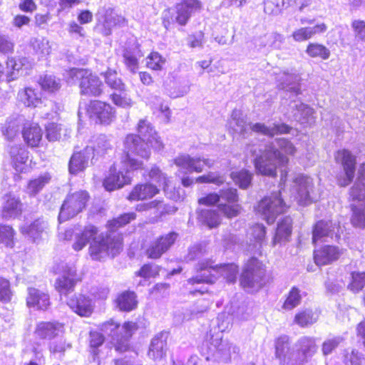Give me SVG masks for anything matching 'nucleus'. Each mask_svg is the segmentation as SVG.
Wrapping results in <instances>:
<instances>
[{"label": "nucleus", "instance_id": "nucleus-1", "mask_svg": "<svg viewBox=\"0 0 365 365\" xmlns=\"http://www.w3.org/2000/svg\"><path fill=\"white\" fill-rule=\"evenodd\" d=\"M136 218L134 212L125 213L108 222L106 232L99 233L98 229L88 225L82 230L68 229L59 233L61 240L73 241L72 248L82 250L90 242L89 255L92 259L101 261L111 256L115 257L122 250V237L115 230Z\"/></svg>", "mask_w": 365, "mask_h": 365}, {"label": "nucleus", "instance_id": "nucleus-2", "mask_svg": "<svg viewBox=\"0 0 365 365\" xmlns=\"http://www.w3.org/2000/svg\"><path fill=\"white\" fill-rule=\"evenodd\" d=\"M138 135L129 134L124 140L125 150L128 151V159L133 168H143V162L136 158L148 160L150 155V146L155 149L163 148V143L153 126L147 119H140L137 125Z\"/></svg>", "mask_w": 365, "mask_h": 365}, {"label": "nucleus", "instance_id": "nucleus-3", "mask_svg": "<svg viewBox=\"0 0 365 365\" xmlns=\"http://www.w3.org/2000/svg\"><path fill=\"white\" fill-rule=\"evenodd\" d=\"M288 155H294L297 148L292 142L286 138H276L272 143L259 149V156L256 154V149H250V152L256 155L254 160L256 170L263 175L274 176L277 165L284 166L288 163V158L280 151Z\"/></svg>", "mask_w": 365, "mask_h": 365}, {"label": "nucleus", "instance_id": "nucleus-4", "mask_svg": "<svg viewBox=\"0 0 365 365\" xmlns=\"http://www.w3.org/2000/svg\"><path fill=\"white\" fill-rule=\"evenodd\" d=\"M275 357L279 365H305L318 350L317 339L302 336L294 347H291L289 336H281L275 340Z\"/></svg>", "mask_w": 365, "mask_h": 365}, {"label": "nucleus", "instance_id": "nucleus-5", "mask_svg": "<svg viewBox=\"0 0 365 365\" xmlns=\"http://www.w3.org/2000/svg\"><path fill=\"white\" fill-rule=\"evenodd\" d=\"M199 274L187 280V284L194 285L202 282L213 283L217 274L222 275L230 282H234L237 278L238 267L235 264H227L220 266L213 265L210 260L202 261L196 267Z\"/></svg>", "mask_w": 365, "mask_h": 365}, {"label": "nucleus", "instance_id": "nucleus-6", "mask_svg": "<svg viewBox=\"0 0 365 365\" xmlns=\"http://www.w3.org/2000/svg\"><path fill=\"white\" fill-rule=\"evenodd\" d=\"M230 126L232 127L235 132L240 133L244 137L252 132L273 137L275 135L288 133L291 130V127L284 123H272L269 125L260 123L255 124L247 123L245 119L241 117L240 112L237 110L232 112Z\"/></svg>", "mask_w": 365, "mask_h": 365}, {"label": "nucleus", "instance_id": "nucleus-7", "mask_svg": "<svg viewBox=\"0 0 365 365\" xmlns=\"http://www.w3.org/2000/svg\"><path fill=\"white\" fill-rule=\"evenodd\" d=\"M220 194L210 193L198 200L200 205H212L219 202L217 210L225 217L232 218L239 215L240 206L236 202L238 201L237 190L227 188L221 190Z\"/></svg>", "mask_w": 365, "mask_h": 365}, {"label": "nucleus", "instance_id": "nucleus-8", "mask_svg": "<svg viewBox=\"0 0 365 365\" xmlns=\"http://www.w3.org/2000/svg\"><path fill=\"white\" fill-rule=\"evenodd\" d=\"M66 78L69 84L80 81L81 93L83 95L99 96L103 93L102 81L88 70L72 68L67 71Z\"/></svg>", "mask_w": 365, "mask_h": 365}, {"label": "nucleus", "instance_id": "nucleus-9", "mask_svg": "<svg viewBox=\"0 0 365 365\" xmlns=\"http://www.w3.org/2000/svg\"><path fill=\"white\" fill-rule=\"evenodd\" d=\"M201 9V3L197 0H182L174 9L163 12V23L166 29L175 23L185 26L192 14Z\"/></svg>", "mask_w": 365, "mask_h": 365}, {"label": "nucleus", "instance_id": "nucleus-10", "mask_svg": "<svg viewBox=\"0 0 365 365\" xmlns=\"http://www.w3.org/2000/svg\"><path fill=\"white\" fill-rule=\"evenodd\" d=\"M118 163H115L110 169L109 175L104 180L103 186L108 191H113L121 188L124 185L130 184L132 179V171L139 168H133L130 166V159H128V151Z\"/></svg>", "mask_w": 365, "mask_h": 365}, {"label": "nucleus", "instance_id": "nucleus-11", "mask_svg": "<svg viewBox=\"0 0 365 365\" xmlns=\"http://www.w3.org/2000/svg\"><path fill=\"white\" fill-rule=\"evenodd\" d=\"M136 329L135 323L125 322L123 326H120L113 320L103 323L101 327L102 331L112 336L113 340L115 341V349L120 352L127 350L128 339Z\"/></svg>", "mask_w": 365, "mask_h": 365}, {"label": "nucleus", "instance_id": "nucleus-12", "mask_svg": "<svg viewBox=\"0 0 365 365\" xmlns=\"http://www.w3.org/2000/svg\"><path fill=\"white\" fill-rule=\"evenodd\" d=\"M88 197V192L84 190L68 194L61 205L58 220L61 222L66 221L82 212L86 207Z\"/></svg>", "mask_w": 365, "mask_h": 365}, {"label": "nucleus", "instance_id": "nucleus-13", "mask_svg": "<svg viewBox=\"0 0 365 365\" xmlns=\"http://www.w3.org/2000/svg\"><path fill=\"white\" fill-rule=\"evenodd\" d=\"M55 272L59 274L56 280V289L61 297H66L73 291L77 281L76 266L62 262L56 266Z\"/></svg>", "mask_w": 365, "mask_h": 365}, {"label": "nucleus", "instance_id": "nucleus-14", "mask_svg": "<svg viewBox=\"0 0 365 365\" xmlns=\"http://www.w3.org/2000/svg\"><path fill=\"white\" fill-rule=\"evenodd\" d=\"M287 209L286 203L281 198V192H274L264 197L257 207V212L267 223H273L277 217Z\"/></svg>", "mask_w": 365, "mask_h": 365}, {"label": "nucleus", "instance_id": "nucleus-15", "mask_svg": "<svg viewBox=\"0 0 365 365\" xmlns=\"http://www.w3.org/2000/svg\"><path fill=\"white\" fill-rule=\"evenodd\" d=\"M264 272L263 264L256 258H251L241 275V285L245 289H259L264 284Z\"/></svg>", "mask_w": 365, "mask_h": 365}, {"label": "nucleus", "instance_id": "nucleus-16", "mask_svg": "<svg viewBox=\"0 0 365 365\" xmlns=\"http://www.w3.org/2000/svg\"><path fill=\"white\" fill-rule=\"evenodd\" d=\"M85 110L89 119L96 123L108 125L115 118V108L101 101H91Z\"/></svg>", "mask_w": 365, "mask_h": 365}, {"label": "nucleus", "instance_id": "nucleus-17", "mask_svg": "<svg viewBox=\"0 0 365 365\" xmlns=\"http://www.w3.org/2000/svg\"><path fill=\"white\" fill-rule=\"evenodd\" d=\"M291 197L299 205H306L310 203L314 197L312 196V179L302 175H298L293 182Z\"/></svg>", "mask_w": 365, "mask_h": 365}, {"label": "nucleus", "instance_id": "nucleus-18", "mask_svg": "<svg viewBox=\"0 0 365 365\" xmlns=\"http://www.w3.org/2000/svg\"><path fill=\"white\" fill-rule=\"evenodd\" d=\"M174 163L180 168V170L186 174L192 172L201 173L205 166L208 168L213 166L214 161L207 158L191 157L187 154H182L175 158Z\"/></svg>", "mask_w": 365, "mask_h": 365}, {"label": "nucleus", "instance_id": "nucleus-19", "mask_svg": "<svg viewBox=\"0 0 365 365\" xmlns=\"http://www.w3.org/2000/svg\"><path fill=\"white\" fill-rule=\"evenodd\" d=\"M337 163L342 165L344 174L338 178V183L341 187L348 185L353 180L355 173L356 157L348 150H338L335 154Z\"/></svg>", "mask_w": 365, "mask_h": 365}, {"label": "nucleus", "instance_id": "nucleus-20", "mask_svg": "<svg viewBox=\"0 0 365 365\" xmlns=\"http://www.w3.org/2000/svg\"><path fill=\"white\" fill-rule=\"evenodd\" d=\"M341 232H342V227L339 225L338 220H322L318 221L314 227L312 242L315 244L325 237L338 240Z\"/></svg>", "mask_w": 365, "mask_h": 365}, {"label": "nucleus", "instance_id": "nucleus-21", "mask_svg": "<svg viewBox=\"0 0 365 365\" xmlns=\"http://www.w3.org/2000/svg\"><path fill=\"white\" fill-rule=\"evenodd\" d=\"M65 331L64 324L57 321L39 322L36 324L34 335L40 339L52 340L61 336Z\"/></svg>", "mask_w": 365, "mask_h": 365}, {"label": "nucleus", "instance_id": "nucleus-22", "mask_svg": "<svg viewBox=\"0 0 365 365\" xmlns=\"http://www.w3.org/2000/svg\"><path fill=\"white\" fill-rule=\"evenodd\" d=\"M177 237L175 232H170L153 240L146 249L147 256L151 259L160 257L174 244Z\"/></svg>", "mask_w": 365, "mask_h": 365}, {"label": "nucleus", "instance_id": "nucleus-23", "mask_svg": "<svg viewBox=\"0 0 365 365\" xmlns=\"http://www.w3.org/2000/svg\"><path fill=\"white\" fill-rule=\"evenodd\" d=\"M1 216L5 220L15 219L22 212V203L19 197L9 193L2 197Z\"/></svg>", "mask_w": 365, "mask_h": 365}, {"label": "nucleus", "instance_id": "nucleus-24", "mask_svg": "<svg viewBox=\"0 0 365 365\" xmlns=\"http://www.w3.org/2000/svg\"><path fill=\"white\" fill-rule=\"evenodd\" d=\"M289 110H290L294 119L301 124L312 125L314 123V110L300 101H291L289 104Z\"/></svg>", "mask_w": 365, "mask_h": 365}, {"label": "nucleus", "instance_id": "nucleus-25", "mask_svg": "<svg viewBox=\"0 0 365 365\" xmlns=\"http://www.w3.org/2000/svg\"><path fill=\"white\" fill-rule=\"evenodd\" d=\"M48 222L43 219H37L33 222L26 223L21 227L23 235L36 242L47 235Z\"/></svg>", "mask_w": 365, "mask_h": 365}, {"label": "nucleus", "instance_id": "nucleus-26", "mask_svg": "<svg viewBox=\"0 0 365 365\" xmlns=\"http://www.w3.org/2000/svg\"><path fill=\"white\" fill-rule=\"evenodd\" d=\"M341 255L342 250L338 247L324 245L314 250V259L316 264L322 266L337 260Z\"/></svg>", "mask_w": 365, "mask_h": 365}, {"label": "nucleus", "instance_id": "nucleus-27", "mask_svg": "<svg viewBox=\"0 0 365 365\" xmlns=\"http://www.w3.org/2000/svg\"><path fill=\"white\" fill-rule=\"evenodd\" d=\"M26 305L30 309L46 310L50 305L49 296L39 289L29 287Z\"/></svg>", "mask_w": 365, "mask_h": 365}, {"label": "nucleus", "instance_id": "nucleus-28", "mask_svg": "<svg viewBox=\"0 0 365 365\" xmlns=\"http://www.w3.org/2000/svg\"><path fill=\"white\" fill-rule=\"evenodd\" d=\"M93 158L92 148L86 147L83 150L73 154L69 161V171L71 174H77L83 171L88 165L90 159Z\"/></svg>", "mask_w": 365, "mask_h": 365}, {"label": "nucleus", "instance_id": "nucleus-29", "mask_svg": "<svg viewBox=\"0 0 365 365\" xmlns=\"http://www.w3.org/2000/svg\"><path fill=\"white\" fill-rule=\"evenodd\" d=\"M7 68L9 70L7 74L8 81H13L16 80L20 76L23 75L31 66V63L28 58H19L15 59L14 58H9L6 62Z\"/></svg>", "mask_w": 365, "mask_h": 365}, {"label": "nucleus", "instance_id": "nucleus-30", "mask_svg": "<svg viewBox=\"0 0 365 365\" xmlns=\"http://www.w3.org/2000/svg\"><path fill=\"white\" fill-rule=\"evenodd\" d=\"M67 304L76 314L81 317L90 316L93 310V303L91 299L83 294L67 300Z\"/></svg>", "mask_w": 365, "mask_h": 365}, {"label": "nucleus", "instance_id": "nucleus-31", "mask_svg": "<svg viewBox=\"0 0 365 365\" xmlns=\"http://www.w3.org/2000/svg\"><path fill=\"white\" fill-rule=\"evenodd\" d=\"M275 73V79L279 88L285 89L295 95L299 93V77L297 74L282 71Z\"/></svg>", "mask_w": 365, "mask_h": 365}, {"label": "nucleus", "instance_id": "nucleus-32", "mask_svg": "<svg viewBox=\"0 0 365 365\" xmlns=\"http://www.w3.org/2000/svg\"><path fill=\"white\" fill-rule=\"evenodd\" d=\"M160 189L150 182L136 185L131 190L128 199L129 200H145L159 193Z\"/></svg>", "mask_w": 365, "mask_h": 365}, {"label": "nucleus", "instance_id": "nucleus-33", "mask_svg": "<svg viewBox=\"0 0 365 365\" xmlns=\"http://www.w3.org/2000/svg\"><path fill=\"white\" fill-rule=\"evenodd\" d=\"M9 154L13 167L16 171L19 173L26 172L29 160L28 151L26 148L21 145H14L11 147Z\"/></svg>", "mask_w": 365, "mask_h": 365}, {"label": "nucleus", "instance_id": "nucleus-34", "mask_svg": "<svg viewBox=\"0 0 365 365\" xmlns=\"http://www.w3.org/2000/svg\"><path fill=\"white\" fill-rule=\"evenodd\" d=\"M24 122L23 116L9 117L1 126V133L8 141H13L19 134V130Z\"/></svg>", "mask_w": 365, "mask_h": 365}, {"label": "nucleus", "instance_id": "nucleus-35", "mask_svg": "<svg viewBox=\"0 0 365 365\" xmlns=\"http://www.w3.org/2000/svg\"><path fill=\"white\" fill-rule=\"evenodd\" d=\"M167 337V333L161 332L152 339L148 353L150 359L157 361L163 358L165 355Z\"/></svg>", "mask_w": 365, "mask_h": 365}, {"label": "nucleus", "instance_id": "nucleus-36", "mask_svg": "<svg viewBox=\"0 0 365 365\" xmlns=\"http://www.w3.org/2000/svg\"><path fill=\"white\" fill-rule=\"evenodd\" d=\"M19 101L26 107H38L42 103L41 93L38 89L26 87L18 93Z\"/></svg>", "mask_w": 365, "mask_h": 365}, {"label": "nucleus", "instance_id": "nucleus-37", "mask_svg": "<svg viewBox=\"0 0 365 365\" xmlns=\"http://www.w3.org/2000/svg\"><path fill=\"white\" fill-rule=\"evenodd\" d=\"M22 135L28 145L36 147L42 139L43 132L37 123H32L24 125Z\"/></svg>", "mask_w": 365, "mask_h": 365}, {"label": "nucleus", "instance_id": "nucleus-38", "mask_svg": "<svg viewBox=\"0 0 365 365\" xmlns=\"http://www.w3.org/2000/svg\"><path fill=\"white\" fill-rule=\"evenodd\" d=\"M326 30L327 26L322 23L314 26L297 29L293 31L292 36L295 41L302 42L310 39L315 34L324 33Z\"/></svg>", "mask_w": 365, "mask_h": 365}, {"label": "nucleus", "instance_id": "nucleus-39", "mask_svg": "<svg viewBox=\"0 0 365 365\" xmlns=\"http://www.w3.org/2000/svg\"><path fill=\"white\" fill-rule=\"evenodd\" d=\"M125 21V19L115 13V10L112 8L106 9L104 20L102 23L101 32L104 36L110 35L113 29L117 26L120 25Z\"/></svg>", "mask_w": 365, "mask_h": 365}, {"label": "nucleus", "instance_id": "nucleus-40", "mask_svg": "<svg viewBox=\"0 0 365 365\" xmlns=\"http://www.w3.org/2000/svg\"><path fill=\"white\" fill-rule=\"evenodd\" d=\"M359 176L353 187L350 190V197L352 200H365V163L360 165Z\"/></svg>", "mask_w": 365, "mask_h": 365}, {"label": "nucleus", "instance_id": "nucleus-41", "mask_svg": "<svg viewBox=\"0 0 365 365\" xmlns=\"http://www.w3.org/2000/svg\"><path fill=\"white\" fill-rule=\"evenodd\" d=\"M292 220L289 217H285L280 221L276 230L273 244H281L289 241L292 234Z\"/></svg>", "mask_w": 365, "mask_h": 365}, {"label": "nucleus", "instance_id": "nucleus-42", "mask_svg": "<svg viewBox=\"0 0 365 365\" xmlns=\"http://www.w3.org/2000/svg\"><path fill=\"white\" fill-rule=\"evenodd\" d=\"M51 180V175L48 173H41L31 179L26 186V193L30 196H36L50 182Z\"/></svg>", "mask_w": 365, "mask_h": 365}, {"label": "nucleus", "instance_id": "nucleus-43", "mask_svg": "<svg viewBox=\"0 0 365 365\" xmlns=\"http://www.w3.org/2000/svg\"><path fill=\"white\" fill-rule=\"evenodd\" d=\"M136 210L139 212L155 210L156 217H160L165 213L175 212L176 209L174 207L168 206L164 204L162 200H155L148 203L139 204L136 206Z\"/></svg>", "mask_w": 365, "mask_h": 365}, {"label": "nucleus", "instance_id": "nucleus-44", "mask_svg": "<svg viewBox=\"0 0 365 365\" xmlns=\"http://www.w3.org/2000/svg\"><path fill=\"white\" fill-rule=\"evenodd\" d=\"M265 227L262 225L256 224L250 227L247 235L250 236V241L252 242L254 240V242L249 245L248 250L250 252H255L258 250L265 237Z\"/></svg>", "mask_w": 365, "mask_h": 365}, {"label": "nucleus", "instance_id": "nucleus-45", "mask_svg": "<svg viewBox=\"0 0 365 365\" xmlns=\"http://www.w3.org/2000/svg\"><path fill=\"white\" fill-rule=\"evenodd\" d=\"M319 316V312L317 309H302L296 314L294 322L301 327H308L317 322Z\"/></svg>", "mask_w": 365, "mask_h": 365}, {"label": "nucleus", "instance_id": "nucleus-46", "mask_svg": "<svg viewBox=\"0 0 365 365\" xmlns=\"http://www.w3.org/2000/svg\"><path fill=\"white\" fill-rule=\"evenodd\" d=\"M118 307L121 311L130 312L137 307L136 295L134 292L125 291L120 294L116 300Z\"/></svg>", "mask_w": 365, "mask_h": 365}, {"label": "nucleus", "instance_id": "nucleus-47", "mask_svg": "<svg viewBox=\"0 0 365 365\" xmlns=\"http://www.w3.org/2000/svg\"><path fill=\"white\" fill-rule=\"evenodd\" d=\"M219 210L212 209H204L200 211L198 215L199 220L208 226L210 228L215 227L221 222V216Z\"/></svg>", "mask_w": 365, "mask_h": 365}, {"label": "nucleus", "instance_id": "nucleus-48", "mask_svg": "<svg viewBox=\"0 0 365 365\" xmlns=\"http://www.w3.org/2000/svg\"><path fill=\"white\" fill-rule=\"evenodd\" d=\"M149 177L153 182H157L159 187L162 186L163 187L164 192L168 197L174 198V197L168 192L170 180L158 167L154 166L151 168L149 173Z\"/></svg>", "mask_w": 365, "mask_h": 365}, {"label": "nucleus", "instance_id": "nucleus-49", "mask_svg": "<svg viewBox=\"0 0 365 365\" xmlns=\"http://www.w3.org/2000/svg\"><path fill=\"white\" fill-rule=\"evenodd\" d=\"M356 201L360 202L359 200ZM361 202L359 206L351 205V222L354 227L364 229L365 228V200H361Z\"/></svg>", "mask_w": 365, "mask_h": 365}, {"label": "nucleus", "instance_id": "nucleus-50", "mask_svg": "<svg viewBox=\"0 0 365 365\" xmlns=\"http://www.w3.org/2000/svg\"><path fill=\"white\" fill-rule=\"evenodd\" d=\"M106 83L113 91L123 92L125 91V85L123 83L120 78L118 76L115 71L108 69L103 74Z\"/></svg>", "mask_w": 365, "mask_h": 365}, {"label": "nucleus", "instance_id": "nucleus-51", "mask_svg": "<svg viewBox=\"0 0 365 365\" xmlns=\"http://www.w3.org/2000/svg\"><path fill=\"white\" fill-rule=\"evenodd\" d=\"M31 46L39 57H45L51 53L49 41L45 38H36L31 41Z\"/></svg>", "mask_w": 365, "mask_h": 365}, {"label": "nucleus", "instance_id": "nucleus-52", "mask_svg": "<svg viewBox=\"0 0 365 365\" xmlns=\"http://www.w3.org/2000/svg\"><path fill=\"white\" fill-rule=\"evenodd\" d=\"M141 56L142 55L138 49L125 51L123 53L124 63L132 73H135L138 70V60Z\"/></svg>", "mask_w": 365, "mask_h": 365}, {"label": "nucleus", "instance_id": "nucleus-53", "mask_svg": "<svg viewBox=\"0 0 365 365\" xmlns=\"http://www.w3.org/2000/svg\"><path fill=\"white\" fill-rule=\"evenodd\" d=\"M126 91L125 87L123 92L114 91L110 95V98L115 106L123 108H130L133 106V101L127 94Z\"/></svg>", "mask_w": 365, "mask_h": 365}, {"label": "nucleus", "instance_id": "nucleus-54", "mask_svg": "<svg viewBox=\"0 0 365 365\" xmlns=\"http://www.w3.org/2000/svg\"><path fill=\"white\" fill-rule=\"evenodd\" d=\"M284 41V36L278 33L267 34L261 38V43L263 44L264 47L267 46L275 49H280Z\"/></svg>", "mask_w": 365, "mask_h": 365}, {"label": "nucleus", "instance_id": "nucleus-55", "mask_svg": "<svg viewBox=\"0 0 365 365\" xmlns=\"http://www.w3.org/2000/svg\"><path fill=\"white\" fill-rule=\"evenodd\" d=\"M15 231L12 227L0 224V244L8 247L14 246Z\"/></svg>", "mask_w": 365, "mask_h": 365}, {"label": "nucleus", "instance_id": "nucleus-56", "mask_svg": "<svg viewBox=\"0 0 365 365\" xmlns=\"http://www.w3.org/2000/svg\"><path fill=\"white\" fill-rule=\"evenodd\" d=\"M39 84L41 88L47 92L53 93L61 88V80L52 75H46L41 78Z\"/></svg>", "mask_w": 365, "mask_h": 365}, {"label": "nucleus", "instance_id": "nucleus-57", "mask_svg": "<svg viewBox=\"0 0 365 365\" xmlns=\"http://www.w3.org/2000/svg\"><path fill=\"white\" fill-rule=\"evenodd\" d=\"M87 147L92 148V155L94 158L95 155H98L105 153L110 148V144L106 135H101L96 138L92 145H88Z\"/></svg>", "mask_w": 365, "mask_h": 365}, {"label": "nucleus", "instance_id": "nucleus-58", "mask_svg": "<svg viewBox=\"0 0 365 365\" xmlns=\"http://www.w3.org/2000/svg\"><path fill=\"white\" fill-rule=\"evenodd\" d=\"M302 298L300 290L297 287H292L284 302L283 308L286 310H292L301 303Z\"/></svg>", "mask_w": 365, "mask_h": 365}, {"label": "nucleus", "instance_id": "nucleus-59", "mask_svg": "<svg viewBox=\"0 0 365 365\" xmlns=\"http://www.w3.org/2000/svg\"><path fill=\"white\" fill-rule=\"evenodd\" d=\"M307 53L312 58L328 59L330 56L329 50L324 46L319 43H309L306 50Z\"/></svg>", "mask_w": 365, "mask_h": 365}, {"label": "nucleus", "instance_id": "nucleus-60", "mask_svg": "<svg viewBox=\"0 0 365 365\" xmlns=\"http://www.w3.org/2000/svg\"><path fill=\"white\" fill-rule=\"evenodd\" d=\"M166 62L165 58L158 52H152L146 58V66L153 71H160Z\"/></svg>", "mask_w": 365, "mask_h": 365}, {"label": "nucleus", "instance_id": "nucleus-61", "mask_svg": "<svg viewBox=\"0 0 365 365\" xmlns=\"http://www.w3.org/2000/svg\"><path fill=\"white\" fill-rule=\"evenodd\" d=\"M104 341V336L98 331H91L89 336V344L91 352L94 356L98 357L100 355L99 347L101 346Z\"/></svg>", "mask_w": 365, "mask_h": 365}, {"label": "nucleus", "instance_id": "nucleus-62", "mask_svg": "<svg viewBox=\"0 0 365 365\" xmlns=\"http://www.w3.org/2000/svg\"><path fill=\"white\" fill-rule=\"evenodd\" d=\"M231 178L240 187L245 189L251 182L252 174L247 170H242L239 172L232 173Z\"/></svg>", "mask_w": 365, "mask_h": 365}, {"label": "nucleus", "instance_id": "nucleus-63", "mask_svg": "<svg viewBox=\"0 0 365 365\" xmlns=\"http://www.w3.org/2000/svg\"><path fill=\"white\" fill-rule=\"evenodd\" d=\"M343 338L339 336H334L327 338L322 345V351L324 356L332 353L337 346L343 341Z\"/></svg>", "mask_w": 365, "mask_h": 365}, {"label": "nucleus", "instance_id": "nucleus-64", "mask_svg": "<svg viewBox=\"0 0 365 365\" xmlns=\"http://www.w3.org/2000/svg\"><path fill=\"white\" fill-rule=\"evenodd\" d=\"M365 287V272L353 273L352 281L349 285V289L353 292H359Z\"/></svg>", "mask_w": 365, "mask_h": 365}]
</instances>
